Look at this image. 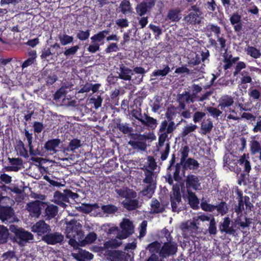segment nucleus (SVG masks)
Returning a JSON list of instances; mask_svg holds the SVG:
<instances>
[{"instance_id": "7", "label": "nucleus", "mask_w": 261, "mask_h": 261, "mask_svg": "<svg viewBox=\"0 0 261 261\" xmlns=\"http://www.w3.org/2000/svg\"><path fill=\"white\" fill-rule=\"evenodd\" d=\"M121 231L118 234L117 238L120 240L126 239L134 232L133 223L128 219H124L120 224Z\"/></svg>"}, {"instance_id": "31", "label": "nucleus", "mask_w": 261, "mask_h": 261, "mask_svg": "<svg viewBox=\"0 0 261 261\" xmlns=\"http://www.w3.org/2000/svg\"><path fill=\"white\" fill-rule=\"evenodd\" d=\"M46 149L44 148V145L42 146V144H38V146L36 149H34L33 145L32 146V148L29 149V153L31 155H40L44 156L46 153Z\"/></svg>"}, {"instance_id": "30", "label": "nucleus", "mask_w": 261, "mask_h": 261, "mask_svg": "<svg viewBox=\"0 0 261 261\" xmlns=\"http://www.w3.org/2000/svg\"><path fill=\"white\" fill-rule=\"evenodd\" d=\"M110 32V29L103 30L99 32L98 33L94 34L91 37L92 43H97L101 42L106 37Z\"/></svg>"}, {"instance_id": "24", "label": "nucleus", "mask_w": 261, "mask_h": 261, "mask_svg": "<svg viewBox=\"0 0 261 261\" xmlns=\"http://www.w3.org/2000/svg\"><path fill=\"white\" fill-rule=\"evenodd\" d=\"M144 118L140 120L142 124L150 127L151 128H155L158 124V121L156 119L151 117L146 114H144Z\"/></svg>"}, {"instance_id": "5", "label": "nucleus", "mask_w": 261, "mask_h": 261, "mask_svg": "<svg viewBox=\"0 0 261 261\" xmlns=\"http://www.w3.org/2000/svg\"><path fill=\"white\" fill-rule=\"evenodd\" d=\"M177 251V244L172 241H167L162 246L159 255L164 258L175 254Z\"/></svg>"}, {"instance_id": "23", "label": "nucleus", "mask_w": 261, "mask_h": 261, "mask_svg": "<svg viewBox=\"0 0 261 261\" xmlns=\"http://www.w3.org/2000/svg\"><path fill=\"white\" fill-rule=\"evenodd\" d=\"M188 194L187 198L188 203L190 206L194 210L199 208V201L195 193L192 191L187 192Z\"/></svg>"}, {"instance_id": "13", "label": "nucleus", "mask_w": 261, "mask_h": 261, "mask_svg": "<svg viewBox=\"0 0 261 261\" xmlns=\"http://www.w3.org/2000/svg\"><path fill=\"white\" fill-rule=\"evenodd\" d=\"M155 2L156 0H143L136 8L137 14L140 16L147 14L154 6Z\"/></svg>"}, {"instance_id": "19", "label": "nucleus", "mask_w": 261, "mask_h": 261, "mask_svg": "<svg viewBox=\"0 0 261 261\" xmlns=\"http://www.w3.org/2000/svg\"><path fill=\"white\" fill-rule=\"evenodd\" d=\"M115 125V127L124 134H128L133 131V127L130 126L128 123H122L120 118L116 119Z\"/></svg>"}, {"instance_id": "60", "label": "nucleus", "mask_w": 261, "mask_h": 261, "mask_svg": "<svg viewBox=\"0 0 261 261\" xmlns=\"http://www.w3.org/2000/svg\"><path fill=\"white\" fill-rule=\"evenodd\" d=\"M90 36V30H87L86 31H84L82 30H79L77 33L76 37L77 38L81 40L84 41L87 39Z\"/></svg>"}, {"instance_id": "54", "label": "nucleus", "mask_w": 261, "mask_h": 261, "mask_svg": "<svg viewBox=\"0 0 261 261\" xmlns=\"http://www.w3.org/2000/svg\"><path fill=\"white\" fill-rule=\"evenodd\" d=\"M120 11L123 14H125L127 12L130 11V4L129 1L127 0H123L120 4Z\"/></svg>"}, {"instance_id": "44", "label": "nucleus", "mask_w": 261, "mask_h": 261, "mask_svg": "<svg viewBox=\"0 0 261 261\" xmlns=\"http://www.w3.org/2000/svg\"><path fill=\"white\" fill-rule=\"evenodd\" d=\"M192 93H190V95L191 96L194 101H198V98H199V96H198L197 94L200 92L202 88L201 86L197 84H193L191 86Z\"/></svg>"}, {"instance_id": "55", "label": "nucleus", "mask_w": 261, "mask_h": 261, "mask_svg": "<svg viewBox=\"0 0 261 261\" xmlns=\"http://www.w3.org/2000/svg\"><path fill=\"white\" fill-rule=\"evenodd\" d=\"M190 148L188 146L186 145L182 147L180 149L181 158L179 163L183 164L188 159L189 152Z\"/></svg>"}, {"instance_id": "34", "label": "nucleus", "mask_w": 261, "mask_h": 261, "mask_svg": "<svg viewBox=\"0 0 261 261\" xmlns=\"http://www.w3.org/2000/svg\"><path fill=\"white\" fill-rule=\"evenodd\" d=\"M162 248L161 243L158 241H154L149 244L146 249L150 252V253L155 254V253H159Z\"/></svg>"}, {"instance_id": "36", "label": "nucleus", "mask_w": 261, "mask_h": 261, "mask_svg": "<svg viewBox=\"0 0 261 261\" xmlns=\"http://www.w3.org/2000/svg\"><path fill=\"white\" fill-rule=\"evenodd\" d=\"M72 256L74 258L79 260H81V258L91 260L93 258V255L91 253L86 250H82L79 254L73 253Z\"/></svg>"}, {"instance_id": "53", "label": "nucleus", "mask_w": 261, "mask_h": 261, "mask_svg": "<svg viewBox=\"0 0 261 261\" xmlns=\"http://www.w3.org/2000/svg\"><path fill=\"white\" fill-rule=\"evenodd\" d=\"M55 53L51 51L50 47H45L41 50L40 58L43 60H46L47 62H49L50 60L48 58Z\"/></svg>"}, {"instance_id": "45", "label": "nucleus", "mask_w": 261, "mask_h": 261, "mask_svg": "<svg viewBox=\"0 0 261 261\" xmlns=\"http://www.w3.org/2000/svg\"><path fill=\"white\" fill-rule=\"evenodd\" d=\"M246 52L248 55L255 59L258 58L261 56L260 50L253 46H248L246 49Z\"/></svg>"}, {"instance_id": "10", "label": "nucleus", "mask_w": 261, "mask_h": 261, "mask_svg": "<svg viewBox=\"0 0 261 261\" xmlns=\"http://www.w3.org/2000/svg\"><path fill=\"white\" fill-rule=\"evenodd\" d=\"M184 176L185 177L184 182L186 183V191H192L191 189L197 191L199 189L201 183L198 177L194 174H189L187 176Z\"/></svg>"}, {"instance_id": "2", "label": "nucleus", "mask_w": 261, "mask_h": 261, "mask_svg": "<svg viewBox=\"0 0 261 261\" xmlns=\"http://www.w3.org/2000/svg\"><path fill=\"white\" fill-rule=\"evenodd\" d=\"M9 229L15 234V240L20 246H24L34 239L33 234L23 228H18L14 225H11Z\"/></svg>"}, {"instance_id": "40", "label": "nucleus", "mask_w": 261, "mask_h": 261, "mask_svg": "<svg viewBox=\"0 0 261 261\" xmlns=\"http://www.w3.org/2000/svg\"><path fill=\"white\" fill-rule=\"evenodd\" d=\"M9 235L8 229L3 225H0V244L6 243Z\"/></svg>"}, {"instance_id": "6", "label": "nucleus", "mask_w": 261, "mask_h": 261, "mask_svg": "<svg viewBox=\"0 0 261 261\" xmlns=\"http://www.w3.org/2000/svg\"><path fill=\"white\" fill-rule=\"evenodd\" d=\"M200 224L197 222V220H195L194 217L192 220H189L181 225L182 231L189 234L191 236H193L198 232H201V230L199 227Z\"/></svg>"}, {"instance_id": "57", "label": "nucleus", "mask_w": 261, "mask_h": 261, "mask_svg": "<svg viewBox=\"0 0 261 261\" xmlns=\"http://www.w3.org/2000/svg\"><path fill=\"white\" fill-rule=\"evenodd\" d=\"M197 128V126L195 124H191L190 125H187L183 128L182 131L181 133V136L182 137H185L189 133L193 132Z\"/></svg>"}, {"instance_id": "48", "label": "nucleus", "mask_w": 261, "mask_h": 261, "mask_svg": "<svg viewBox=\"0 0 261 261\" xmlns=\"http://www.w3.org/2000/svg\"><path fill=\"white\" fill-rule=\"evenodd\" d=\"M153 98L154 101L152 103V105H150V106L152 108V112L156 113L161 108L160 103L162 100V97L160 96L156 95Z\"/></svg>"}, {"instance_id": "28", "label": "nucleus", "mask_w": 261, "mask_h": 261, "mask_svg": "<svg viewBox=\"0 0 261 261\" xmlns=\"http://www.w3.org/2000/svg\"><path fill=\"white\" fill-rule=\"evenodd\" d=\"M81 141L76 138H74L70 140L68 145L63 148L64 151H72L74 152L75 150L82 146Z\"/></svg>"}, {"instance_id": "63", "label": "nucleus", "mask_w": 261, "mask_h": 261, "mask_svg": "<svg viewBox=\"0 0 261 261\" xmlns=\"http://www.w3.org/2000/svg\"><path fill=\"white\" fill-rule=\"evenodd\" d=\"M248 173L240 171V172L238 173V184L241 185L242 183H246V181L248 179Z\"/></svg>"}, {"instance_id": "15", "label": "nucleus", "mask_w": 261, "mask_h": 261, "mask_svg": "<svg viewBox=\"0 0 261 261\" xmlns=\"http://www.w3.org/2000/svg\"><path fill=\"white\" fill-rule=\"evenodd\" d=\"M15 213L14 210L12 208H0V219L2 221L7 224L8 223L13 222L14 219Z\"/></svg>"}, {"instance_id": "22", "label": "nucleus", "mask_w": 261, "mask_h": 261, "mask_svg": "<svg viewBox=\"0 0 261 261\" xmlns=\"http://www.w3.org/2000/svg\"><path fill=\"white\" fill-rule=\"evenodd\" d=\"M150 206L152 214L162 213L165 210L164 205L161 204L158 199L155 198L152 199Z\"/></svg>"}, {"instance_id": "29", "label": "nucleus", "mask_w": 261, "mask_h": 261, "mask_svg": "<svg viewBox=\"0 0 261 261\" xmlns=\"http://www.w3.org/2000/svg\"><path fill=\"white\" fill-rule=\"evenodd\" d=\"M238 163L240 165V169H243L242 171L249 173L251 168L250 162L246 159L245 154L241 156Z\"/></svg>"}, {"instance_id": "1", "label": "nucleus", "mask_w": 261, "mask_h": 261, "mask_svg": "<svg viewBox=\"0 0 261 261\" xmlns=\"http://www.w3.org/2000/svg\"><path fill=\"white\" fill-rule=\"evenodd\" d=\"M175 114L173 108H168L165 113L166 120L163 121L160 125L159 130L158 145L159 147H162L166 140L165 150L161 152V159L162 161H165L167 159L170 151V145L169 140L171 138L168 137V135L171 134L176 129L178 124H175L173 119V116Z\"/></svg>"}, {"instance_id": "3", "label": "nucleus", "mask_w": 261, "mask_h": 261, "mask_svg": "<svg viewBox=\"0 0 261 261\" xmlns=\"http://www.w3.org/2000/svg\"><path fill=\"white\" fill-rule=\"evenodd\" d=\"M66 224L65 232L67 238H84L82 226L80 222L73 219L69 222H66Z\"/></svg>"}, {"instance_id": "56", "label": "nucleus", "mask_w": 261, "mask_h": 261, "mask_svg": "<svg viewBox=\"0 0 261 261\" xmlns=\"http://www.w3.org/2000/svg\"><path fill=\"white\" fill-rule=\"evenodd\" d=\"M250 150L252 154H255L258 153L261 149V146L259 143L256 140H252L250 144Z\"/></svg>"}, {"instance_id": "8", "label": "nucleus", "mask_w": 261, "mask_h": 261, "mask_svg": "<svg viewBox=\"0 0 261 261\" xmlns=\"http://www.w3.org/2000/svg\"><path fill=\"white\" fill-rule=\"evenodd\" d=\"M51 226L44 220H39L32 226L31 230L42 238L51 231Z\"/></svg>"}, {"instance_id": "62", "label": "nucleus", "mask_w": 261, "mask_h": 261, "mask_svg": "<svg viewBox=\"0 0 261 261\" xmlns=\"http://www.w3.org/2000/svg\"><path fill=\"white\" fill-rule=\"evenodd\" d=\"M24 134L25 136V138L26 139L28 144V147L29 149L32 148V146L33 145V134L29 132V130L26 128L24 129Z\"/></svg>"}, {"instance_id": "59", "label": "nucleus", "mask_w": 261, "mask_h": 261, "mask_svg": "<svg viewBox=\"0 0 261 261\" xmlns=\"http://www.w3.org/2000/svg\"><path fill=\"white\" fill-rule=\"evenodd\" d=\"M147 165L148 166V168L153 171L156 169L157 167V164L155 162V160L153 156L151 155H148L147 157Z\"/></svg>"}, {"instance_id": "25", "label": "nucleus", "mask_w": 261, "mask_h": 261, "mask_svg": "<svg viewBox=\"0 0 261 261\" xmlns=\"http://www.w3.org/2000/svg\"><path fill=\"white\" fill-rule=\"evenodd\" d=\"M101 210L103 214L106 216L113 215L118 211V207L112 204H101Z\"/></svg>"}, {"instance_id": "51", "label": "nucleus", "mask_w": 261, "mask_h": 261, "mask_svg": "<svg viewBox=\"0 0 261 261\" xmlns=\"http://www.w3.org/2000/svg\"><path fill=\"white\" fill-rule=\"evenodd\" d=\"M200 206L202 210L206 212H213L215 210V205L208 203L204 199L201 200Z\"/></svg>"}, {"instance_id": "41", "label": "nucleus", "mask_w": 261, "mask_h": 261, "mask_svg": "<svg viewBox=\"0 0 261 261\" xmlns=\"http://www.w3.org/2000/svg\"><path fill=\"white\" fill-rule=\"evenodd\" d=\"M54 202L66 201L69 202L67 194L66 193V190H64V193L59 191H56L54 195Z\"/></svg>"}, {"instance_id": "11", "label": "nucleus", "mask_w": 261, "mask_h": 261, "mask_svg": "<svg viewBox=\"0 0 261 261\" xmlns=\"http://www.w3.org/2000/svg\"><path fill=\"white\" fill-rule=\"evenodd\" d=\"M231 219L228 217H225L223 218V221L220 222L219 224V229L221 233L235 236L236 230L235 229L236 225L232 224L230 226Z\"/></svg>"}, {"instance_id": "21", "label": "nucleus", "mask_w": 261, "mask_h": 261, "mask_svg": "<svg viewBox=\"0 0 261 261\" xmlns=\"http://www.w3.org/2000/svg\"><path fill=\"white\" fill-rule=\"evenodd\" d=\"M58 212V207L57 206L52 204H46V207L45 208L44 217L46 220H50L54 218L57 215Z\"/></svg>"}, {"instance_id": "17", "label": "nucleus", "mask_w": 261, "mask_h": 261, "mask_svg": "<svg viewBox=\"0 0 261 261\" xmlns=\"http://www.w3.org/2000/svg\"><path fill=\"white\" fill-rule=\"evenodd\" d=\"M200 167V164L198 161L192 158H189L187 160L182 164V171L185 174L186 170L188 169L192 170H197Z\"/></svg>"}, {"instance_id": "14", "label": "nucleus", "mask_w": 261, "mask_h": 261, "mask_svg": "<svg viewBox=\"0 0 261 261\" xmlns=\"http://www.w3.org/2000/svg\"><path fill=\"white\" fill-rule=\"evenodd\" d=\"M105 254L111 261H128L125 253L121 251L108 250Z\"/></svg>"}, {"instance_id": "20", "label": "nucleus", "mask_w": 261, "mask_h": 261, "mask_svg": "<svg viewBox=\"0 0 261 261\" xmlns=\"http://www.w3.org/2000/svg\"><path fill=\"white\" fill-rule=\"evenodd\" d=\"M233 103V99L231 96L225 95L219 99L218 107L222 110H225L226 108L230 107Z\"/></svg>"}, {"instance_id": "9", "label": "nucleus", "mask_w": 261, "mask_h": 261, "mask_svg": "<svg viewBox=\"0 0 261 261\" xmlns=\"http://www.w3.org/2000/svg\"><path fill=\"white\" fill-rule=\"evenodd\" d=\"M174 171L172 175L171 171H167L166 175L165 176V180L170 185H173L174 180L177 182H179L181 179V176L179 175L181 168H182V164L177 163L175 165Z\"/></svg>"}, {"instance_id": "33", "label": "nucleus", "mask_w": 261, "mask_h": 261, "mask_svg": "<svg viewBox=\"0 0 261 261\" xmlns=\"http://www.w3.org/2000/svg\"><path fill=\"white\" fill-rule=\"evenodd\" d=\"M177 101H181L186 103H193L194 99H192L189 91H185L181 94H178L177 96Z\"/></svg>"}, {"instance_id": "12", "label": "nucleus", "mask_w": 261, "mask_h": 261, "mask_svg": "<svg viewBox=\"0 0 261 261\" xmlns=\"http://www.w3.org/2000/svg\"><path fill=\"white\" fill-rule=\"evenodd\" d=\"M45 203L43 202L36 200L28 203L26 209L30 212L32 217L38 218L41 215L42 206L44 207Z\"/></svg>"}, {"instance_id": "4", "label": "nucleus", "mask_w": 261, "mask_h": 261, "mask_svg": "<svg viewBox=\"0 0 261 261\" xmlns=\"http://www.w3.org/2000/svg\"><path fill=\"white\" fill-rule=\"evenodd\" d=\"M64 236L58 231H49L46 235L41 238V240L47 245H61L64 241Z\"/></svg>"}, {"instance_id": "16", "label": "nucleus", "mask_w": 261, "mask_h": 261, "mask_svg": "<svg viewBox=\"0 0 261 261\" xmlns=\"http://www.w3.org/2000/svg\"><path fill=\"white\" fill-rule=\"evenodd\" d=\"M62 143V141L59 138L48 139L44 143V148L47 152L50 154H56L58 152L57 148Z\"/></svg>"}, {"instance_id": "49", "label": "nucleus", "mask_w": 261, "mask_h": 261, "mask_svg": "<svg viewBox=\"0 0 261 261\" xmlns=\"http://www.w3.org/2000/svg\"><path fill=\"white\" fill-rule=\"evenodd\" d=\"M170 71V68L168 65H166L164 69L154 70L151 76L165 77Z\"/></svg>"}, {"instance_id": "52", "label": "nucleus", "mask_w": 261, "mask_h": 261, "mask_svg": "<svg viewBox=\"0 0 261 261\" xmlns=\"http://www.w3.org/2000/svg\"><path fill=\"white\" fill-rule=\"evenodd\" d=\"M207 230L209 234L211 236H215L217 233L216 222L214 217L210 220Z\"/></svg>"}, {"instance_id": "18", "label": "nucleus", "mask_w": 261, "mask_h": 261, "mask_svg": "<svg viewBox=\"0 0 261 261\" xmlns=\"http://www.w3.org/2000/svg\"><path fill=\"white\" fill-rule=\"evenodd\" d=\"M119 70L120 73L118 76V78L124 81H129L132 80L131 75L133 74L132 69L122 64L120 65Z\"/></svg>"}, {"instance_id": "64", "label": "nucleus", "mask_w": 261, "mask_h": 261, "mask_svg": "<svg viewBox=\"0 0 261 261\" xmlns=\"http://www.w3.org/2000/svg\"><path fill=\"white\" fill-rule=\"evenodd\" d=\"M231 55L228 56L227 54L224 55L223 62L225 63V64L224 65V69L225 70L229 69L232 66L233 63H232L231 60Z\"/></svg>"}, {"instance_id": "47", "label": "nucleus", "mask_w": 261, "mask_h": 261, "mask_svg": "<svg viewBox=\"0 0 261 261\" xmlns=\"http://www.w3.org/2000/svg\"><path fill=\"white\" fill-rule=\"evenodd\" d=\"M145 177L143 179V182L147 185H154L156 186V182L153 180L154 176V172L150 170V172L144 173Z\"/></svg>"}, {"instance_id": "38", "label": "nucleus", "mask_w": 261, "mask_h": 261, "mask_svg": "<svg viewBox=\"0 0 261 261\" xmlns=\"http://www.w3.org/2000/svg\"><path fill=\"white\" fill-rule=\"evenodd\" d=\"M156 186L154 185H147V186L141 191V193L144 196L150 198L154 192Z\"/></svg>"}, {"instance_id": "50", "label": "nucleus", "mask_w": 261, "mask_h": 261, "mask_svg": "<svg viewBox=\"0 0 261 261\" xmlns=\"http://www.w3.org/2000/svg\"><path fill=\"white\" fill-rule=\"evenodd\" d=\"M217 210L218 213L223 216L228 212V207L227 203L224 201L220 202L218 204L215 205V210Z\"/></svg>"}, {"instance_id": "26", "label": "nucleus", "mask_w": 261, "mask_h": 261, "mask_svg": "<svg viewBox=\"0 0 261 261\" xmlns=\"http://www.w3.org/2000/svg\"><path fill=\"white\" fill-rule=\"evenodd\" d=\"M172 193L170 194V200H174L177 201L178 203H180L181 201V196L180 194V190H179V184H173Z\"/></svg>"}, {"instance_id": "39", "label": "nucleus", "mask_w": 261, "mask_h": 261, "mask_svg": "<svg viewBox=\"0 0 261 261\" xmlns=\"http://www.w3.org/2000/svg\"><path fill=\"white\" fill-rule=\"evenodd\" d=\"M16 149L20 156L24 157V158H29L28 150L25 147L24 143L21 140H19L17 142Z\"/></svg>"}, {"instance_id": "37", "label": "nucleus", "mask_w": 261, "mask_h": 261, "mask_svg": "<svg viewBox=\"0 0 261 261\" xmlns=\"http://www.w3.org/2000/svg\"><path fill=\"white\" fill-rule=\"evenodd\" d=\"M8 160L10 164L11 165V166L12 167H15V172L18 171L19 170L21 169L23 164V161L21 159L8 158Z\"/></svg>"}, {"instance_id": "43", "label": "nucleus", "mask_w": 261, "mask_h": 261, "mask_svg": "<svg viewBox=\"0 0 261 261\" xmlns=\"http://www.w3.org/2000/svg\"><path fill=\"white\" fill-rule=\"evenodd\" d=\"M129 144L134 149H138L142 151H145L146 149V144L144 142L129 141L128 142Z\"/></svg>"}, {"instance_id": "46", "label": "nucleus", "mask_w": 261, "mask_h": 261, "mask_svg": "<svg viewBox=\"0 0 261 261\" xmlns=\"http://www.w3.org/2000/svg\"><path fill=\"white\" fill-rule=\"evenodd\" d=\"M241 74L242 75V77L241 78V84H246L252 82V76L253 75L252 72L250 73L247 71L244 70L241 72Z\"/></svg>"}, {"instance_id": "32", "label": "nucleus", "mask_w": 261, "mask_h": 261, "mask_svg": "<svg viewBox=\"0 0 261 261\" xmlns=\"http://www.w3.org/2000/svg\"><path fill=\"white\" fill-rule=\"evenodd\" d=\"M213 127V124L211 119H207L206 120H204L201 123V130L202 134L203 135L210 133Z\"/></svg>"}, {"instance_id": "61", "label": "nucleus", "mask_w": 261, "mask_h": 261, "mask_svg": "<svg viewBox=\"0 0 261 261\" xmlns=\"http://www.w3.org/2000/svg\"><path fill=\"white\" fill-rule=\"evenodd\" d=\"M206 110L214 118H218L222 114V111L213 107H208Z\"/></svg>"}, {"instance_id": "27", "label": "nucleus", "mask_w": 261, "mask_h": 261, "mask_svg": "<svg viewBox=\"0 0 261 261\" xmlns=\"http://www.w3.org/2000/svg\"><path fill=\"white\" fill-rule=\"evenodd\" d=\"M124 208L128 211L136 210L139 206V201L137 199H125L122 202Z\"/></svg>"}, {"instance_id": "42", "label": "nucleus", "mask_w": 261, "mask_h": 261, "mask_svg": "<svg viewBox=\"0 0 261 261\" xmlns=\"http://www.w3.org/2000/svg\"><path fill=\"white\" fill-rule=\"evenodd\" d=\"M188 63L189 66L193 67L199 65L201 62V58L199 55L193 53L188 58Z\"/></svg>"}, {"instance_id": "35", "label": "nucleus", "mask_w": 261, "mask_h": 261, "mask_svg": "<svg viewBox=\"0 0 261 261\" xmlns=\"http://www.w3.org/2000/svg\"><path fill=\"white\" fill-rule=\"evenodd\" d=\"M14 201L8 196H4L0 199V208H12V206L14 204Z\"/></svg>"}, {"instance_id": "58", "label": "nucleus", "mask_w": 261, "mask_h": 261, "mask_svg": "<svg viewBox=\"0 0 261 261\" xmlns=\"http://www.w3.org/2000/svg\"><path fill=\"white\" fill-rule=\"evenodd\" d=\"M59 39L62 45H67L73 41V38L66 34L59 35Z\"/></svg>"}]
</instances>
